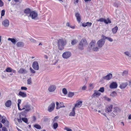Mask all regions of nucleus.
I'll return each mask as SVG.
<instances>
[{
	"mask_svg": "<svg viewBox=\"0 0 131 131\" xmlns=\"http://www.w3.org/2000/svg\"><path fill=\"white\" fill-rule=\"evenodd\" d=\"M32 67L35 70H38L39 69V64L37 61L34 62L32 64Z\"/></svg>",
	"mask_w": 131,
	"mask_h": 131,
	"instance_id": "obj_7",
	"label": "nucleus"
},
{
	"mask_svg": "<svg viewBox=\"0 0 131 131\" xmlns=\"http://www.w3.org/2000/svg\"><path fill=\"white\" fill-rule=\"evenodd\" d=\"M9 122L7 121H6L5 122V125L6 127L8 126Z\"/></svg>",
	"mask_w": 131,
	"mask_h": 131,
	"instance_id": "obj_47",
	"label": "nucleus"
},
{
	"mask_svg": "<svg viewBox=\"0 0 131 131\" xmlns=\"http://www.w3.org/2000/svg\"><path fill=\"white\" fill-rule=\"evenodd\" d=\"M119 108L117 107H115L114 108V110L113 112L115 113H116L117 112Z\"/></svg>",
	"mask_w": 131,
	"mask_h": 131,
	"instance_id": "obj_49",
	"label": "nucleus"
},
{
	"mask_svg": "<svg viewBox=\"0 0 131 131\" xmlns=\"http://www.w3.org/2000/svg\"><path fill=\"white\" fill-rule=\"evenodd\" d=\"M88 45L87 41L85 38L83 39L80 41L78 48L81 50H83L84 47H86Z\"/></svg>",
	"mask_w": 131,
	"mask_h": 131,
	"instance_id": "obj_2",
	"label": "nucleus"
},
{
	"mask_svg": "<svg viewBox=\"0 0 131 131\" xmlns=\"http://www.w3.org/2000/svg\"><path fill=\"white\" fill-rule=\"evenodd\" d=\"M105 42V40L103 39H100L97 41V43L99 48H101L103 46Z\"/></svg>",
	"mask_w": 131,
	"mask_h": 131,
	"instance_id": "obj_6",
	"label": "nucleus"
},
{
	"mask_svg": "<svg viewBox=\"0 0 131 131\" xmlns=\"http://www.w3.org/2000/svg\"><path fill=\"white\" fill-rule=\"evenodd\" d=\"M124 53L125 55H126L128 56H129V52H128L126 51L125 52H124Z\"/></svg>",
	"mask_w": 131,
	"mask_h": 131,
	"instance_id": "obj_59",
	"label": "nucleus"
},
{
	"mask_svg": "<svg viewBox=\"0 0 131 131\" xmlns=\"http://www.w3.org/2000/svg\"><path fill=\"white\" fill-rule=\"evenodd\" d=\"M21 88L22 90H26L27 89V87L24 86L21 87Z\"/></svg>",
	"mask_w": 131,
	"mask_h": 131,
	"instance_id": "obj_52",
	"label": "nucleus"
},
{
	"mask_svg": "<svg viewBox=\"0 0 131 131\" xmlns=\"http://www.w3.org/2000/svg\"><path fill=\"white\" fill-rule=\"evenodd\" d=\"M4 72H13L16 73V71L15 70L12 69L8 67L6 69V70L4 71Z\"/></svg>",
	"mask_w": 131,
	"mask_h": 131,
	"instance_id": "obj_11",
	"label": "nucleus"
},
{
	"mask_svg": "<svg viewBox=\"0 0 131 131\" xmlns=\"http://www.w3.org/2000/svg\"><path fill=\"white\" fill-rule=\"evenodd\" d=\"M96 42L95 40H92L90 42L89 45V47L91 49H92L95 46Z\"/></svg>",
	"mask_w": 131,
	"mask_h": 131,
	"instance_id": "obj_19",
	"label": "nucleus"
},
{
	"mask_svg": "<svg viewBox=\"0 0 131 131\" xmlns=\"http://www.w3.org/2000/svg\"><path fill=\"white\" fill-rule=\"evenodd\" d=\"M16 46L18 47H22L24 46V43L21 41L18 42L17 43Z\"/></svg>",
	"mask_w": 131,
	"mask_h": 131,
	"instance_id": "obj_22",
	"label": "nucleus"
},
{
	"mask_svg": "<svg viewBox=\"0 0 131 131\" xmlns=\"http://www.w3.org/2000/svg\"><path fill=\"white\" fill-rule=\"evenodd\" d=\"M75 108L74 107H73L72 108L71 112L69 114V116H74L75 115Z\"/></svg>",
	"mask_w": 131,
	"mask_h": 131,
	"instance_id": "obj_25",
	"label": "nucleus"
},
{
	"mask_svg": "<svg viewBox=\"0 0 131 131\" xmlns=\"http://www.w3.org/2000/svg\"><path fill=\"white\" fill-rule=\"evenodd\" d=\"M87 25L88 26L90 27V26L92 25V23H89V22H87Z\"/></svg>",
	"mask_w": 131,
	"mask_h": 131,
	"instance_id": "obj_57",
	"label": "nucleus"
},
{
	"mask_svg": "<svg viewBox=\"0 0 131 131\" xmlns=\"http://www.w3.org/2000/svg\"><path fill=\"white\" fill-rule=\"evenodd\" d=\"M87 23H83L82 24V26L84 27H86L87 26Z\"/></svg>",
	"mask_w": 131,
	"mask_h": 131,
	"instance_id": "obj_53",
	"label": "nucleus"
},
{
	"mask_svg": "<svg viewBox=\"0 0 131 131\" xmlns=\"http://www.w3.org/2000/svg\"><path fill=\"white\" fill-rule=\"evenodd\" d=\"M56 86L54 85H51L48 88V90L50 92H54L56 89Z\"/></svg>",
	"mask_w": 131,
	"mask_h": 131,
	"instance_id": "obj_10",
	"label": "nucleus"
},
{
	"mask_svg": "<svg viewBox=\"0 0 131 131\" xmlns=\"http://www.w3.org/2000/svg\"><path fill=\"white\" fill-rule=\"evenodd\" d=\"M38 16V14L36 12L32 11L29 15V17H30L32 19L36 20L37 19Z\"/></svg>",
	"mask_w": 131,
	"mask_h": 131,
	"instance_id": "obj_4",
	"label": "nucleus"
},
{
	"mask_svg": "<svg viewBox=\"0 0 131 131\" xmlns=\"http://www.w3.org/2000/svg\"><path fill=\"white\" fill-rule=\"evenodd\" d=\"M112 77V74L111 73H109L107 75L104 76L103 77L104 79L106 80H109Z\"/></svg>",
	"mask_w": 131,
	"mask_h": 131,
	"instance_id": "obj_15",
	"label": "nucleus"
},
{
	"mask_svg": "<svg viewBox=\"0 0 131 131\" xmlns=\"http://www.w3.org/2000/svg\"><path fill=\"white\" fill-rule=\"evenodd\" d=\"M105 19L103 18H101L100 19L96 20V21H100L101 22H104Z\"/></svg>",
	"mask_w": 131,
	"mask_h": 131,
	"instance_id": "obj_43",
	"label": "nucleus"
},
{
	"mask_svg": "<svg viewBox=\"0 0 131 131\" xmlns=\"http://www.w3.org/2000/svg\"><path fill=\"white\" fill-rule=\"evenodd\" d=\"M2 130L3 131H8L7 129L5 127H2Z\"/></svg>",
	"mask_w": 131,
	"mask_h": 131,
	"instance_id": "obj_54",
	"label": "nucleus"
},
{
	"mask_svg": "<svg viewBox=\"0 0 131 131\" xmlns=\"http://www.w3.org/2000/svg\"><path fill=\"white\" fill-rule=\"evenodd\" d=\"M104 22L105 23L107 24L111 23V21L109 18H108L107 19H105Z\"/></svg>",
	"mask_w": 131,
	"mask_h": 131,
	"instance_id": "obj_30",
	"label": "nucleus"
},
{
	"mask_svg": "<svg viewBox=\"0 0 131 131\" xmlns=\"http://www.w3.org/2000/svg\"><path fill=\"white\" fill-rule=\"evenodd\" d=\"M12 104L11 101L10 100L7 101L5 103V105L7 107H9Z\"/></svg>",
	"mask_w": 131,
	"mask_h": 131,
	"instance_id": "obj_24",
	"label": "nucleus"
},
{
	"mask_svg": "<svg viewBox=\"0 0 131 131\" xmlns=\"http://www.w3.org/2000/svg\"><path fill=\"white\" fill-rule=\"evenodd\" d=\"M127 85L126 83H123L120 85V88L121 89H123L125 88Z\"/></svg>",
	"mask_w": 131,
	"mask_h": 131,
	"instance_id": "obj_27",
	"label": "nucleus"
},
{
	"mask_svg": "<svg viewBox=\"0 0 131 131\" xmlns=\"http://www.w3.org/2000/svg\"><path fill=\"white\" fill-rule=\"evenodd\" d=\"M58 118H59V117H58V116H56L54 118L53 121H56V120L58 119Z\"/></svg>",
	"mask_w": 131,
	"mask_h": 131,
	"instance_id": "obj_61",
	"label": "nucleus"
},
{
	"mask_svg": "<svg viewBox=\"0 0 131 131\" xmlns=\"http://www.w3.org/2000/svg\"><path fill=\"white\" fill-rule=\"evenodd\" d=\"M58 124L57 123H54L53 125V128L54 129H56L58 127Z\"/></svg>",
	"mask_w": 131,
	"mask_h": 131,
	"instance_id": "obj_36",
	"label": "nucleus"
},
{
	"mask_svg": "<svg viewBox=\"0 0 131 131\" xmlns=\"http://www.w3.org/2000/svg\"><path fill=\"white\" fill-rule=\"evenodd\" d=\"M94 88V86L93 84L90 83L89 84V89L91 90Z\"/></svg>",
	"mask_w": 131,
	"mask_h": 131,
	"instance_id": "obj_44",
	"label": "nucleus"
},
{
	"mask_svg": "<svg viewBox=\"0 0 131 131\" xmlns=\"http://www.w3.org/2000/svg\"><path fill=\"white\" fill-rule=\"evenodd\" d=\"M100 48L99 47H93L92 49L93 51H97Z\"/></svg>",
	"mask_w": 131,
	"mask_h": 131,
	"instance_id": "obj_37",
	"label": "nucleus"
},
{
	"mask_svg": "<svg viewBox=\"0 0 131 131\" xmlns=\"http://www.w3.org/2000/svg\"><path fill=\"white\" fill-rule=\"evenodd\" d=\"M106 100H107V101H110L111 100L110 99L108 98V97H107L106 98Z\"/></svg>",
	"mask_w": 131,
	"mask_h": 131,
	"instance_id": "obj_64",
	"label": "nucleus"
},
{
	"mask_svg": "<svg viewBox=\"0 0 131 131\" xmlns=\"http://www.w3.org/2000/svg\"><path fill=\"white\" fill-rule=\"evenodd\" d=\"M74 93L73 92H69L68 94V96L69 97H72L74 95Z\"/></svg>",
	"mask_w": 131,
	"mask_h": 131,
	"instance_id": "obj_31",
	"label": "nucleus"
},
{
	"mask_svg": "<svg viewBox=\"0 0 131 131\" xmlns=\"http://www.w3.org/2000/svg\"><path fill=\"white\" fill-rule=\"evenodd\" d=\"M17 120L19 123H21L22 122L21 120V117H20L19 118H17Z\"/></svg>",
	"mask_w": 131,
	"mask_h": 131,
	"instance_id": "obj_56",
	"label": "nucleus"
},
{
	"mask_svg": "<svg viewBox=\"0 0 131 131\" xmlns=\"http://www.w3.org/2000/svg\"><path fill=\"white\" fill-rule=\"evenodd\" d=\"M33 109V107H31L30 104L28 102H24L21 105V110H19L21 111L25 110L24 111L21 113V114L23 116H26L28 112Z\"/></svg>",
	"mask_w": 131,
	"mask_h": 131,
	"instance_id": "obj_1",
	"label": "nucleus"
},
{
	"mask_svg": "<svg viewBox=\"0 0 131 131\" xmlns=\"http://www.w3.org/2000/svg\"><path fill=\"white\" fill-rule=\"evenodd\" d=\"M66 25L67 26H68V27H71V26H70V24H69V23H66Z\"/></svg>",
	"mask_w": 131,
	"mask_h": 131,
	"instance_id": "obj_63",
	"label": "nucleus"
},
{
	"mask_svg": "<svg viewBox=\"0 0 131 131\" xmlns=\"http://www.w3.org/2000/svg\"><path fill=\"white\" fill-rule=\"evenodd\" d=\"M99 92H100L102 93L104 92V88L103 87L100 88V89L98 91Z\"/></svg>",
	"mask_w": 131,
	"mask_h": 131,
	"instance_id": "obj_38",
	"label": "nucleus"
},
{
	"mask_svg": "<svg viewBox=\"0 0 131 131\" xmlns=\"http://www.w3.org/2000/svg\"><path fill=\"white\" fill-rule=\"evenodd\" d=\"M117 84L116 82H112L110 85V87L111 89H115L117 87Z\"/></svg>",
	"mask_w": 131,
	"mask_h": 131,
	"instance_id": "obj_14",
	"label": "nucleus"
},
{
	"mask_svg": "<svg viewBox=\"0 0 131 131\" xmlns=\"http://www.w3.org/2000/svg\"><path fill=\"white\" fill-rule=\"evenodd\" d=\"M71 55V53L70 52L66 51L63 53L62 57L64 59H67L70 58Z\"/></svg>",
	"mask_w": 131,
	"mask_h": 131,
	"instance_id": "obj_5",
	"label": "nucleus"
},
{
	"mask_svg": "<svg viewBox=\"0 0 131 131\" xmlns=\"http://www.w3.org/2000/svg\"><path fill=\"white\" fill-rule=\"evenodd\" d=\"M56 108L57 109H59L60 107H64L65 106L63 103H59L58 102H56Z\"/></svg>",
	"mask_w": 131,
	"mask_h": 131,
	"instance_id": "obj_17",
	"label": "nucleus"
},
{
	"mask_svg": "<svg viewBox=\"0 0 131 131\" xmlns=\"http://www.w3.org/2000/svg\"><path fill=\"white\" fill-rule=\"evenodd\" d=\"M21 120L26 123L28 124V119L27 118H21Z\"/></svg>",
	"mask_w": 131,
	"mask_h": 131,
	"instance_id": "obj_34",
	"label": "nucleus"
},
{
	"mask_svg": "<svg viewBox=\"0 0 131 131\" xmlns=\"http://www.w3.org/2000/svg\"><path fill=\"white\" fill-rule=\"evenodd\" d=\"M111 115L113 117H114L115 116V114L113 113H111Z\"/></svg>",
	"mask_w": 131,
	"mask_h": 131,
	"instance_id": "obj_60",
	"label": "nucleus"
},
{
	"mask_svg": "<svg viewBox=\"0 0 131 131\" xmlns=\"http://www.w3.org/2000/svg\"><path fill=\"white\" fill-rule=\"evenodd\" d=\"M66 43V42L65 40L63 39H59L58 42V47L59 49L60 50H62L63 49L64 46Z\"/></svg>",
	"mask_w": 131,
	"mask_h": 131,
	"instance_id": "obj_3",
	"label": "nucleus"
},
{
	"mask_svg": "<svg viewBox=\"0 0 131 131\" xmlns=\"http://www.w3.org/2000/svg\"><path fill=\"white\" fill-rule=\"evenodd\" d=\"M77 40L76 39H73L72 41L71 42V44L73 45H74L77 43Z\"/></svg>",
	"mask_w": 131,
	"mask_h": 131,
	"instance_id": "obj_32",
	"label": "nucleus"
},
{
	"mask_svg": "<svg viewBox=\"0 0 131 131\" xmlns=\"http://www.w3.org/2000/svg\"><path fill=\"white\" fill-rule=\"evenodd\" d=\"M94 93L91 96V97L92 98L98 97L101 95V93L97 90H94Z\"/></svg>",
	"mask_w": 131,
	"mask_h": 131,
	"instance_id": "obj_9",
	"label": "nucleus"
},
{
	"mask_svg": "<svg viewBox=\"0 0 131 131\" xmlns=\"http://www.w3.org/2000/svg\"><path fill=\"white\" fill-rule=\"evenodd\" d=\"M32 11H31L29 8H27L25 9L24 11V12L25 14H26L27 16L29 17V15L30 14Z\"/></svg>",
	"mask_w": 131,
	"mask_h": 131,
	"instance_id": "obj_18",
	"label": "nucleus"
},
{
	"mask_svg": "<svg viewBox=\"0 0 131 131\" xmlns=\"http://www.w3.org/2000/svg\"><path fill=\"white\" fill-rule=\"evenodd\" d=\"M6 120L4 119H3L1 121V122L3 124H4L6 122Z\"/></svg>",
	"mask_w": 131,
	"mask_h": 131,
	"instance_id": "obj_58",
	"label": "nucleus"
},
{
	"mask_svg": "<svg viewBox=\"0 0 131 131\" xmlns=\"http://www.w3.org/2000/svg\"><path fill=\"white\" fill-rule=\"evenodd\" d=\"M118 30V27L117 26H116L114 28L112 29V33L113 34H115L117 32Z\"/></svg>",
	"mask_w": 131,
	"mask_h": 131,
	"instance_id": "obj_26",
	"label": "nucleus"
},
{
	"mask_svg": "<svg viewBox=\"0 0 131 131\" xmlns=\"http://www.w3.org/2000/svg\"><path fill=\"white\" fill-rule=\"evenodd\" d=\"M32 118L33 119V120L34 121H35L36 120V117L35 116H33L32 117Z\"/></svg>",
	"mask_w": 131,
	"mask_h": 131,
	"instance_id": "obj_62",
	"label": "nucleus"
},
{
	"mask_svg": "<svg viewBox=\"0 0 131 131\" xmlns=\"http://www.w3.org/2000/svg\"><path fill=\"white\" fill-rule=\"evenodd\" d=\"M18 72L20 74H24L27 73V71L24 69L21 68L19 70Z\"/></svg>",
	"mask_w": 131,
	"mask_h": 131,
	"instance_id": "obj_23",
	"label": "nucleus"
},
{
	"mask_svg": "<svg viewBox=\"0 0 131 131\" xmlns=\"http://www.w3.org/2000/svg\"><path fill=\"white\" fill-rule=\"evenodd\" d=\"M8 40L9 41H10L12 42L14 44H15L16 42H17L16 40L14 38H8Z\"/></svg>",
	"mask_w": 131,
	"mask_h": 131,
	"instance_id": "obj_28",
	"label": "nucleus"
},
{
	"mask_svg": "<svg viewBox=\"0 0 131 131\" xmlns=\"http://www.w3.org/2000/svg\"><path fill=\"white\" fill-rule=\"evenodd\" d=\"M105 39H107V40H108L109 41L112 42L113 41V39L110 37H105Z\"/></svg>",
	"mask_w": 131,
	"mask_h": 131,
	"instance_id": "obj_40",
	"label": "nucleus"
},
{
	"mask_svg": "<svg viewBox=\"0 0 131 131\" xmlns=\"http://www.w3.org/2000/svg\"><path fill=\"white\" fill-rule=\"evenodd\" d=\"M2 25L5 27H8L9 25V20L7 19H5L2 22Z\"/></svg>",
	"mask_w": 131,
	"mask_h": 131,
	"instance_id": "obj_12",
	"label": "nucleus"
},
{
	"mask_svg": "<svg viewBox=\"0 0 131 131\" xmlns=\"http://www.w3.org/2000/svg\"><path fill=\"white\" fill-rule=\"evenodd\" d=\"M21 102V100L18 99V100L17 106L19 110H21V108L20 107V104Z\"/></svg>",
	"mask_w": 131,
	"mask_h": 131,
	"instance_id": "obj_29",
	"label": "nucleus"
},
{
	"mask_svg": "<svg viewBox=\"0 0 131 131\" xmlns=\"http://www.w3.org/2000/svg\"><path fill=\"white\" fill-rule=\"evenodd\" d=\"M34 127L38 129H40L41 128L40 125L37 124L35 125Z\"/></svg>",
	"mask_w": 131,
	"mask_h": 131,
	"instance_id": "obj_39",
	"label": "nucleus"
},
{
	"mask_svg": "<svg viewBox=\"0 0 131 131\" xmlns=\"http://www.w3.org/2000/svg\"><path fill=\"white\" fill-rule=\"evenodd\" d=\"M86 89V87L85 86H84L82 88V90H85Z\"/></svg>",
	"mask_w": 131,
	"mask_h": 131,
	"instance_id": "obj_55",
	"label": "nucleus"
},
{
	"mask_svg": "<svg viewBox=\"0 0 131 131\" xmlns=\"http://www.w3.org/2000/svg\"><path fill=\"white\" fill-rule=\"evenodd\" d=\"M27 84H31V78H30L27 80Z\"/></svg>",
	"mask_w": 131,
	"mask_h": 131,
	"instance_id": "obj_45",
	"label": "nucleus"
},
{
	"mask_svg": "<svg viewBox=\"0 0 131 131\" xmlns=\"http://www.w3.org/2000/svg\"><path fill=\"white\" fill-rule=\"evenodd\" d=\"M5 13V10L4 9L2 10L1 11V16H4V15Z\"/></svg>",
	"mask_w": 131,
	"mask_h": 131,
	"instance_id": "obj_48",
	"label": "nucleus"
},
{
	"mask_svg": "<svg viewBox=\"0 0 131 131\" xmlns=\"http://www.w3.org/2000/svg\"><path fill=\"white\" fill-rule=\"evenodd\" d=\"M117 94L116 92L115 91L112 92L111 94L110 95L113 97H114Z\"/></svg>",
	"mask_w": 131,
	"mask_h": 131,
	"instance_id": "obj_35",
	"label": "nucleus"
},
{
	"mask_svg": "<svg viewBox=\"0 0 131 131\" xmlns=\"http://www.w3.org/2000/svg\"><path fill=\"white\" fill-rule=\"evenodd\" d=\"M128 72L127 71L125 70L122 73V75L123 76H126Z\"/></svg>",
	"mask_w": 131,
	"mask_h": 131,
	"instance_id": "obj_41",
	"label": "nucleus"
},
{
	"mask_svg": "<svg viewBox=\"0 0 131 131\" xmlns=\"http://www.w3.org/2000/svg\"><path fill=\"white\" fill-rule=\"evenodd\" d=\"M63 93L64 95H66L67 93V91L66 89L65 88H63L62 90Z\"/></svg>",
	"mask_w": 131,
	"mask_h": 131,
	"instance_id": "obj_33",
	"label": "nucleus"
},
{
	"mask_svg": "<svg viewBox=\"0 0 131 131\" xmlns=\"http://www.w3.org/2000/svg\"><path fill=\"white\" fill-rule=\"evenodd\" d=\"M4 5V3L1 0H0V7H2Z\"/></svg>",
	"mask_w": 131,
	"mask_h": 131,
	"instance_id": "obj_51",
	"label": "nucleus"
},
{
	"mask_svg": "<svg viewBox=\"0 0 131 131\" xmlns=\"http://www.w3.org/2000/svg\"><path fill=\"white\" fill-rule=\"evenodd\" d=\"M30 40L31 42H32L35 43L36 42V41L35 40H34L32 38L30 39Z\"/></svg>",
	"mask_w": 131,
	"mask_h": 131,
	"instance_id": "obj_50",
	"label": "nucleus"
},
{
	"mask_svg": "<svg viewBox=\"0 0 131 131\" xmlns=\"http://www.w3.org/2000/svg\"><path fill=\"white\" fill-rule=\"evenodd\" d=\"M64 129L66 130L67 131H72L71 129L67 127H65Z\"/></svg>",
	"mask_w": 131,
	"mask_h": 131,
	"instance_id": "obj_46",
	"label": "nucleus"
},
{
	"mask_svg": "<svg viewBox=\"0 0 131 131\" xmlns=\"http://www.w3.org/2000/svg\"><path fill=\"white\" fill-rule=\"evenodd\" d=\"M55 104L54 103H52L48 106V110L49 112H51L54 109Z\"/></svg>",
	"mask_w": 131,
	"mask_h": 131,
	"instance_id": "obj_8",
	"label": "nucleus"
},
{
	"mask_svg": "<svg viewBox=\"0 0 131 131\" xmlns=\"http://www.w3.org/2000/svg\"><path fill=\"white\" fill-rule=\"evenodd\" d=\"M113 105H110L106 108L105 110L108 112H110L112 111Z\"/></svg>",
	"mask_w": 131,
	"mask_h": 131,
	"instance_id": "obj_21",
	"label": "nucleus"
},
{
	"mask_svg": "<svg viewBox=\"0 0 131 131\" xmlns=\"http://www.w3.org/2000/svg\"><path fill=\"white\" fill-rule=\"evenodd\" d=\"M82 104V101H77L75 104V105L73 107H74L75 108H79L81 106Z\"/></svg>",
	"mask_w": 131,
	"mask_h": 131,
	"instance_id": "obj_16",
	"label": "nucleus"
},
{
	"mask_svg": "<svg viewBox=\"0 0 131 131\" xmlns=\"http://www.w3.org/2000/svg\"><path fill=\"white\" fill-rule=\"evenodd\" d=\"M30 70L31 73H36V71L33 69L31 67L30 68Z\"/></svg>",
	"mask_w": 131,
	"mask_h": 131,
	"instance_id": "obj_42",
	"label": "nucleus"
},
{
	"mask_svg": "<svg viewBox=\"0 0 131 131\" xmlns=\"http://www.w3.org/2000/svg\"><path fill=\"white\" fill-rule=\"evenodd\" d=\"M75 16L76 17L77 21L79 23H80L81 20V16L80 14L78 13H75Z\"/></svg>",
	"mask_w": 131,
	"mask_h": 131,
	"instance_id": "obj_13",
	"label": "nucleus"
},
{
	"mask_svg": "<svg viewBox=\"0 0 131 131\" xmlns=\"http://www.w3.org/2000/svg\"><path fill=\"white\" fill-rule=\"evenodd\" d=\"M18 95L23 98L26 97L27 96V94L26 93L21 91L19 92Z\"/></svg>",
	"mask_w": 131,
	"mask_h": 131,
	"instance_id": "obj_20",
	"label": "nucleus"
}]
</instances>
